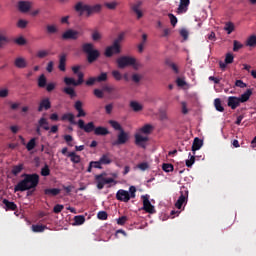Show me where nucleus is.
<instances>
[{
    "label": "nucleus",
    "instance_id": "nucleus-48",
    "mask_svg": "<svg viewBox=\"0 0 256 256\" xmlns=\"http://www.w3.org/2000/svg\"><path fill=\"white\" fill-rule=\"evenodd\" d=\"M112 77H114L115 81H121V79H123V74H121L119 70H113Z\"/></svg>",
    "mask_w": 256,
    "mask_h": 256
},
{
    "label": "nucleus",
    "instance_id": "nucleus-54",
    "mask_svg": "<svg viewBox=\"0 0 256 256\" xmlns=\"http://www.w3.org/2000/svg\"><path fill=\"white\" fill-rule=\"evenodd\" d=\"M160 121H167L169 116L167 115V110H160L159 111Z\"/></svg>",
    "mask_w": 256,
    "mask_h": 256
},
{
    "label": "nucleus",
    "instance_id": "nucleus-45",
    "mask_svg": "<svg viewBox=\"0 0 256 256\" xmlns=\"http://www.w3.org/2000/svg\"><path fill=\"white\" fill-rule=\"evenodd\" d=\"M21 171H23V164L13 166L12 168V174H14L15 177H17V175L21 173Z\"/></svg>",
    "mask_w": 256,
    "mask_h": 256
},
{
    "label": "nucleus",
    "instance_id": "nucleus-46",
    "mask_svg": "<svg viewBox=\"0 0 256 256\" xmlns=\"http://www.w3.org/2000/svg\"><path fill=\"white\" fill-rule=\"evenodd\" d=\"M107 79H108L107 72H102L99 76L96 77L97 83H103L107 81Z\"/></svg>",
    "mask_w": 256,
    "mask_h": 256
},
{
    "label": "nucleus",
    "instance_id": "nucleus-61",
    "mask_svg": "<svg viewBox=\"0 0 256 256\" xmlns=\"http://www.w3.org/2000/svg\"><path fill=\"white\" fill-rule=\"evenodd\" d=\"M95 83H97V78L96 77H90L86 80V85L88 87H91V86L95 85Z\"/></svg>",
    "mask_w": 256,
    "mask_h": 256
},
{
    "label": "nucleus",
    "instance_id": "nucleus-25",
    "mask_svg": "<svg viewBox=\"0 0 256 256\" xmlns=\"http://www.w3.org/2000/svg\"><path fill=\"white\" fill-rule=\"evenodd\" d=\"M251 95H253V90L247 89L245 93L238 97V99L240 100V103H247V101L251 99Z\"/></svg>",
    "mask_w": 256,
    "mask_h": 256
},
{
    "label": "nucleus",
    "instance_id": "nucleus-55",
    "mask_svg": "<svg viewBox=\"0 0 256 256\" xmlns=\"http://www.w3.org/2000/svg\"><path fill=\"white\" fill-rule=\"evenodd\" d=\"M108 214L105 211H100L97 214V218L100 219V221H107Z\"/></svg>",
    "mask_w": 256,
    "mask_h": 256
},
{
    "label": "nucleus",
    "instance_id": "nucleus-27",
    "mask_svg": "<svg viewBox=\"0 0 256 256\" xmlns=\"http://www.w3.org/2000/svg\"><path fill=\"white\" fill-rule=\"evenodd\" d=\"M61 121H69L71 125H77V122H75V115L73 113H65L61 117Z\"/></svg>",
    "mask_w": 256,
    "mask_h": 256
},
{
    "label": "nucleus",
    "instance_id": "nucleus-1",
    "mask_svg": "<svg viewBox=\"0 0 256 256\" xmlns=\"http://www.w3.org/2000/svg\"><path fill=\"white\" fill-rule=\"evenodd\" d=\"M23 179L17 183L14 187V192L23 191H31V189H37V185H39V174H22Z\"/></svg>",
    "mask_w": 256,
    "mask_h": 256
},
{
    "label": "nucleus",
    "instance_id": "nucleus-32",
    "mask_svg": "<svg viewBox=\"0 0 256 256\" xmlns=\"http://www.w3.org/2000/svg\"><path fill=\"white\" fill-rule=\"evenodd\" d=\"M33 233H43L45 229H47V226L43 224H33L31 227Z\"/></svg>",
    "mask_w": 256,
    "mask_h": 256
},
{
    "label": "nucleus",
    "instance_id": "nucleus-30",
    "mask_svg": "<svg viewBox=\"0 0 256 256\" xmlns=\"http://www.w3.org/2000/svg\"><path fill=\"white\" fill-rule=\"evenodd\" d=\"M99 161L102 165H111V163H113V160H111L109 153L103 154L100 157Z\"/></svg>",
    "mask_w": 256,
    "mask_h": 256
},
{
    "label": "nucleus",
    "instance_id": "nucleus-52",
    "mask_svg": "<svg viewBox=\"0 0 256 256\" xmlns=\"http://www.w3.org/2000/svg\"><path fill=\"white\" fill-rule=\"evenodd\" d=\"M239 49H243V44H241V42L234 40L233 41V51L235 53H237V51H239Z\"/></svg>",
    "mask_w": 256,
    "mask_h": 256
},
{
    "label": "nucleus",
    "instance_id": "nucleus-18",
    "mask_svg": "<svg viewBox=\"0 0 256 256\" xmlns=\"http://www.w3.org/2000/svg\"><path fill=\"white\" fill-rule=\"evenodd\" d=\"M239 105H241L239 97H236V96L228 97V107H231V109H237Z\"/></svg>",
    "mask_w": 256,
    "mask_h": 256
},
{
    "label": "nucleus",
    "instance_id": "nucleus-53",
    "mask_svg": "<svg viewBox=\"0 0 256 256\" xmlns=\"http://www.w3.org/2000/svg\"><path fill=\"white\" fill-rule=\"evenodd\" d=\"M14 43H16V45L23 46V45H27V40L23 38V36H20L14 40Z\"/></svg>",
    "mask_w": 256,
    "mask_h": 256
},
{
    "label": "nucleus",
    "instance_id": "nucleus-51",
    "mask_svg": "<svg viewBox=\"0 0 256 256\" xmlns=\"http://www.w3.org/2000/svg\"><path fill=\"white\" fill-rule=\"evenodd\" d=\"M162 169H163V171H165V173H171L173 171L174 167H173V164L164 163L162 165Z\"/></svg>",
    "mask_w": 256,
    "mask_h": 256
},
{
    "label": "nucleus",
    "instance_id": "nucleus-62",
    "mask_svg": "<svg viewBox=\"0 0 256 256\" xmlns=\"http://www.w3.org/2000/svg\"><path fill=\"white\" fill-rule=\"evenodd\" d=\"M168 17L170 19L172 27H175V25H177V17L171 13L168 14Z\"/></svg>",
    "mask_w": 256,
    "mask_h": 256
},
{
    "label": "nucleus",
    "instance_id": "nucleus-64",
    "mask_svg": "<svg viewBox=\"0 0 256 256\" xmlns=\"http://www.w3.org/2000/svg\"><path fill=\"white\" fill-rule=\"evenodd\" d=\"M128 218L127 216H122L117 219V225H125L127 223Z\"/></svg>",
    "mask_w": 256,
    "mask_h": 256
},
{
    "label": "nucleus",
    "instance_id": "nucleus-3",
    "mask_svg": "<svg viewBox=\"0 0 256 256\" xmlns=\"http://www.w3.org/2000/svg\"><path fill=\"white\" fill-rule=\"evenodd\" d=\"M108 123L115 131H120L117 135V139L112 141V147H119V145H125V143L129 141V133L125 132L121 124L115 120H109Z\"/></svg>",
    "mask_w": 256,
    "mask_h": 256
},
{
    "label": "nucleus",
    "instance_id": "nucleus-50",
    "mask_svg": "<svg viewBox=\"0 0 256 256\" xmlns=\"http://www.w3.org/2000/svg\"><path fill=\"white\" fill-rule=\"evenodd\" d=\"M166 64L168 65L169 68L172 69V71H174L176 75H179V67H177V64L169 61H167Z\"/></svg>",
    "mask_w": 256,
    "mask_h": 256
},
{
    "label": "nucleus",
    "instance_id": "nucleus-36",
    "mask_svg": "<svg viewBox=\"0 0 256 256\" xmlns=\"http://www.w3.org/2000/svg\"><path fill=\"white\" fill-rule=\"evenodd\" d=\"M224 31H226L228 35H231V33L235 31V24H233V22H226Z\"/></svg>",
    "mask_w": 256,
    "mask_h": 256
},
{
    "label": "nucleus",
    "instance_id": "nucleus-60",
    "mask_svg": "<svg viewBox=\"0 0 256 256\" xmlns=\"http://www.w3.org/2000/svg\"><path fill=\"white\" fill-rule=\"evenodd\" d=\"M5 97H9V89L7 88L0 89V98L5 99Z\"/></svg>",
    "mask_w": 256,
    "mask_h": 256
},
{
    "label": "nucleus",
    "instance_id": "nucleus-26",
    "mask_svg": "<svg viewBox=\"0 0 256 256\" xmlns=\"http://www.w3.org/2000/svg\"><path fill=\"white\" fill-rule=\"evenodd\" d=\"M61 193V189L59 188H47L44 190V194L48 197H57Z\"/></svg>",
    "mask_w": 256,
    "mask_h": 256
},
{
    "label": "nucleus",
    "instance_id": "nucleus-20",
    "mask_svg": "<svg viewBox=\"0 0 256 256\" xmlns=\"http://www.w3.org/2000/svg\"><path fill=\"white\" fill-rule=\"evenodd\" d=\"M147 141H149L148 137L142 136L140 134H136L135 135V143L136 145H138L139 147H143L145 148V143H147Z\"/></svg>",
    "mask_w": 256,
    "mask_h": 256
},
{
    "label": "nucleus",
    "instance_id": "nucleus-58",
    "mask_svg": "<svg viewBox=\"0 0 256 256\" xmlns=\"http://www.w3.org/2000/svg\"><path fill=\"white\" fill-rule=\"evenodd\" d=\"M234 59H235V57L233 56V54L227 53L226 57H225V63L228 65H231V63H233Z\"/></svg>",
    "mask_w": 256,
    "mask_h": 256
},
{
    "label": "nucleus",
    "instance_id": "nucleus-35",
    "mask_svg": "<svg viewBox=\"0 0 256 256\" xmlns=\"http://www.w3.org/2000/svg\"><path fill=\"white\" fill-rule=\"evenodd\" d=\"M39 127H42V129H44V131H49L50 127H49V122L47 121V118H40L38 121Z\"/></svg>",
    "mask_w": 256,
    "mask_h": 256
},
{
    "label": "nucleus",
    "instance_id": "nucleus-29",
    "mask_svg": "<svg viewBox=\"0 0 256 256\" xmlns=\"http://www.w3.org/2000/svg\"><path fill=\"white\" fill-rule=\"evenodd\" d=\"M67 157H69L70 161L74 164L81 163V156L77 155L75 152H68Z\"/></svg>",
    "mask_w": 256,
    "mask_h": 256
},
{
    "label": "nucleus",
    "instance_id": "nucleus-37",
    "mask_svg": "<svg viewBox=\"0 0 256 256\" xmlns=\"http://www.w3.org/2000/svg\"><path fill=\"white\" fill-rule=\"evenodd\" d=\"M37 147V138H32L29 140V142L26 144L27 151H33Z\"/></svg>",
    "mask_w": 256,
    "mask_h": 256
},
{
    "label": "nucleus",
    "instance_id": "nucleus-57",
    "mask_svg": "<svg viewBox=\"0 0 256 256\" xmlns=\"http://www.w3.org/2000/svg\"><path fill=\"white\" fill-rule=\"evenodd\" d=\"M63 209H65V206H63V204H56L53 208V213L59 214L61 213V211H63Z\"/></svg>",
    "mask_w": 256,
    "mask_h": 256
},
{
    "label": "nucleus",
    "instance_id": "nucleus-19",
    "mask_svg": "<svg viewBox=\"0 0 256 256\" xmlns=\"http://www.w3.org/2000/svg\"><path fill=\"white\" fill-rule=\"evenodd\" d=\"M43 109H45V111H49V109H51V101L49 100V98H45L40 101V104L38 106L39 113H41Z\"/></svg>",
    "mask_w": 256,
    "mask_h": 256
},
{
    "label": "nucleus",
    "instance_id": "nucleus-34",
    "mask_svg": "<svg viewBox=\"0 0 256 256\" xmlns=\"http://www.w3.org/2000/svg\"><path fill=\"white\" fill-rule=\"evenodd\" d=\"M144 135H150V133L153 132V125L151 124H145L142 128L139 130Z\"/></svg>",
    "mask_w": 256,
    "mask_h": 256
},
{
    "label": "nucleus",
    "instance_id": "nucleus-59",
    "mask_svg": "<svg viewBox=\"0 0 256 256\" xmlns=\"http://www.w3.org/2000/svg\"><path fill=\"white\" fill-rule=\"evenodd\" d=\"M190 159L186 160V167H193V164L195 163V156H191V153H189Z\"/></svg>",
    "mask_w": 256,
    "mask_h": 256
},
{
    "label": "nucleus",
    "instance_id": "nucleus-23",
    "mask_svg": "<svg viewBox=\"0 0 256 256\" xmlns=\"http://www.w3.org/2000/svg\"><path fill=\"white\" fill-rule=\"evenodd\" d=\"M129 107L134 111V113H139V111H143V105L135 100L130 101Z\"/></svg>",
    "mask_w": 256,
    "mask_h": 256
},
{
    "label": "nucleus",
    "instance_id": "nucleus-63",
    "mask_svg": "<svg viewBox=\"0 0 256 256\" xmlns=\"http://www.w3.org/2000/svg\"><path fill=\"white\" fill-rule=\"evenodd\" d=\"M94 95L98 99H103V97H104L103 90H101V89H94Z\"/></svg>",
    "mask_w": 256,
    "mask_h": 256
},
{
    "label": "nucleus",
    "instance_id": "nucleus-2",
    "mask_svg": "<svg viewBox=\"0 0 256 256\" xmlns=\"http://www.w3.org/2000/svg\"><path fill=\"white\" fill-rule=\"evenodd\" d=\"M74 10L76 11V13L79 14L80 17H83L85 13H86V17H91V15L100 13L103 10V5L101 4L89 5L83 2H78L75 4Z\"/></svg>",
    "mask_w": 256,
    "mask_h": 256
},
{
    "label": "nucleus",
    "instance_id": "nucleus-5",
    "mask_svg": "<svg viewBox=\"0 0 256 256\" xmlns=\"http://www.w3.org/2000/svg\"><path fill=\"white\" fill-rule=\"evenodd\" d=\"M82 51L87 55L88 63H95L99 57H101V52L95 49L93 43H84L82 45Z\"/></svg>",
    "mask_w": 256,
    "mask_h": 256
},
{
    "label": "nucleus",
    "instance_id": "nucleus-49",
    "mask_svg": "<svg viewBox=\"0 0 256 256\" xmlns=\"http://www.w3.org/2000/svg\"><path fill=\"white\" fill-rule=\"evenodd\" d=\"M46 31L50 35H53V34L57 33V31H59V30L57 29V26H55V25H47L46 26Z\"/></svg>",
    "mask_w": 256,
    "mask_h": 256
},
{
    "label": "nucleus",
    "instance_id": "nucleus-43",
    "mask_svg": "<svg viewBox=\"0 0 256 256\" xmlns=\"http://www.w3.org/2000/svg\"><path fill=\"white\" fill-rule=\"evenodd\" d=\"M40 175H42V177H49L51 175L49 165L45 164V166L41 169Z\"/></svg>",
    "mask_w": 256,
    "mask_h": 256
},
{
    "label": "nucleus",
    "instance_id": "nucleus-31",
    "mask_svg": "<svg viewBox=\"0 0 256 256\" xmlns=\"http://www.w3.org/2000/svg\"><path fill=\"white\" fill-rule=\"evenodd\" d=\"M189 3H190L189 0H180V4L178 7V13H185V11H187V7H188Z\"/></svg>",
    "mask_w": 256,
    "mask_h": 256
},
{
    "label": "nucleus",
    "instance_id": "nucleus-40",
    "mask_svg": "<svg viewBox=\"0 0 256 256\" xmlns=\"http://www.w3.org/2000/svg\"><path fill=\"white\" fill-rule=\"evenodd\" d=\"M10 42L11 40L9 39V37L0 34V49H3V47H5V45H7Z\"/></svg>",
    "mask_w": 256,
    "mask_h": 256
},
{
    "label": "nucleus",
    "instance_id": "nucleus-14",
    "mask_svg": "<svg viewBox=\"0 0 256 256\" xmlns=\"http://www.w3.org/2000/svg\"><path fill=\"white\" fill-rule=\"evenodd\" d=\"M74 109L78 112L76 117L81 118L87 116V113L83 110V102H81V100L75 102Z\"/></svg>",
    "mask_w": 256,
    "mask_h": 256
},
{
    "label": "nucleus",
    "instance_id": "nucleus-12",
    "mask_svg": "<svg viewBox=\"0 0 256 256\" xmlns=\"http://www.w3.org/2000/svg\"><path fill=\"white\" fill-rule=\"evenodd\" d=\"M31 7H33V2L31 1L20 0L18 2V9L21 13H29Z\"/></svg>",
    "mask_w": 256,
    "mask_h": 256
},
{
    "label": "nucleus",
    "instance_id": "nucleus-39",
    "mask_svg": "<svg viewBox=\"0 0 256 256\" xmlns=\"http://www.w3.org/2000/svg\"><path fill=\"white\" fill-rule=\"evenodd\" d=\"M214 107H215L216 111H219L220 113H223L225 111V108L221 104V99H219V98H216L214 100Z\"/></svg>",
    "mask_w": 256,
    "mask_h": 256
},
{
    "label": "nucleus",
    "instance_id": "nucleus-13",
    "mask_svg": "<svg viewBox=\"0 0 256 256\" xmlns=\"http://www.w3.org/2000/svg\"><path fill=\"white\" fill-rule=\"evenodd\" d=\"M142 5H143V2L141 1H138L131 5V11L135 13L137 19H142L143 17V10H141Z\"/></svg>",
    "mask_w": 256,
    "mask_h": 256
},
{
    "label": "nucleus",
    "instance_id": "nucleus-4",
    "mask_svg": "<svg viewBox=\"0 0 256 256\" xmlns=\"http://www.w3.org/2000/svg\"><path fill=\"white\" fill-rule=\"evenodd\" d=\"M77 125L79 129H82L85 133H93L94 135H109V130L106 127L103 126H98L95 128V123L93 122H88L85 124V121L83 119L78 120Z\"/></svg>",
    "mask_w": 256,
    "mask_h": 256
},
{
    "label": "nucleus",
    "instance_id": "nucleus-8",
    "mask_svg": "<svg viewBox=\"0 0 256 256\" xmlns=\"http://www.w3.org/2000/svg\"><path fill=\"white\" fill-rule=\"evenodd\" d=\"M84 77H85V74H83V73L78 74V80L77 81L75 80V78L65 77L64 78V83L68 87H70V85H73V87H79V85H83Z\"/></svg>",
    "mask_w": 256,
    "mask_h": 256
},
{
    "label": "nucleus",
    "instance_id": "nucleus-42",
    "mask_svg": "<svg viewBox=\"0 0 256 256\" xmlns=\"http://www.w3.org/2000/svg\"><path fill=\"white\" fill-rule=\"evenodd\" d=\"M246 46H247V47H256V35H251V36L246 40Z\"/></svg>",
    "mask_w": 256,
    "mask_h": 256
},
{
    "label": "nucleus",
    "instance_id": "nucleus-7",
    "mask_svg": "<svg viewBox=\"0 0 256 256\" xmlns=\"http://www.w3.org/2000/svg\"><path fill=\"white\" fill-rule=\"evenodd\" d=\"M118 65V69H125V67H131V65H135L136 60L131 56H121L116 60Z\"/></svg>",
    "mask_w": 256,
    "mask_h": 256
},
{
    "label": "nucleus",
    "instance_id": "nucleus-15",
    "mask_svg": "<svg viewBox=\"0 0 256 256\" xmlns=\"http://www.w3.org/2000/svg\"><path fill=\"white\" fill-rule=\"evenodd\" d=\"M105 173L98 174L95 176V181L97 183V189L101 190L107 185L106 178H105Z\"/></svg>",
    "mask_w": 256,
    "mask_h": 256
},
{
    "label": "nucleus",
    "instance_id": "nucleus-6",
    "mask_svg": "<svg viewBox=\"0 0 256 256\" xmlns=\"http://www.w3.org/2000/svg\"><path fill=\"white\" fill-rule=\"evenodd\" d=\"M137 193V188L135 186H130L129 191L120 189L116 193L117 201H122V203H129L131 199H135Z\"/></svg>",
    "mask_w": 256,
    "mask_h": 256
},
{
    "label": "nucleus",
    "instance_id": "nucleus-11",
    "mask_svg": "<svg viewBox=\"0 0 256 256\" xmlns=\"http://www.w3.org/2000/svg\"><path fill=\"white\" fill-rule=\"evenodd\" d=\"M62 39L64 41H77L79 39V31L73 30V29H68L62 34Z\"/></svg>",
    "mask_w": 256,
    "mask_h": 256
},
{
    "label": "nucleus",
    "instance_id": "nucleus-41",
    "mask_svg": "<svg viewBox=\"0 0 256 256\" xmlns=\"http://www.w3.org/2000/svg\"><path fill=\"white\" fill-rule=\"evenodd\" d=\"M118 6L119 2L117 1L104 3V7H107L110 11H115V9H117Z\"/></svg>",
    "mask_w": 256,
    "mask_h": 256
},
{
    "label": "nucleus",
    "instance_id": "nucleus-22",
    "mask_svg": "<svg viewBox=\"0 0 256 256\" xmlns=\"http://www.w3.org/2000/svg\"><path fill=\"white\" fill-rule=\"evenodd\" d=\"M14 65L17 69H25L27 68V60L23 57H18L14 60Z\"/></svg>",
    "mask_w": 256,
    "mask_h": 256
},
{
    "label": "nucleus",
    "instance_id": "nucleus-44",
    "mask_svg": "<svg viewBox=\"0 0 256 256\" xmlns=\"http://www.w3.org/2000/svg\"><path fill=\"white\" fill-rule=\"evenodd\" d=\"M36 57L38 59H45V57H49V50H39L36 53Z\"/></svg>",
    "mask_w": 256,
    "mask_h": 256
},
{
    "label": "nucleus",
    "instance_id": "nucleus-21",
    "mask_svg": "<svg viewBox=\"0 0 256 256\" xmlns=\"http://www.w3.org/2000/svg\"><path fill=\"white\" fill-rule=\"evenodd\" d=\"M3 205H5L4 209L6 211H17V204L15 202H11L7 199L2 200Z\"/></svg>",
    "mask_w": 256,
    "mask_h": 256
},
{
    "label": "nucleus",
    "instance_id": "nucleus-16",
    "mask_svg": "<svg viewBox=\"0 0 256 256\" xmlns=\"http://www.w3.org/2000/svg\"><path fill=\"white\" fill-rule=\"evenodd\" d=\"M181 195L179 196L178 200L175 203V207L176 209H182L183 205H185V203H187V193L185 192V194L183 193V191L180 192Z\"/></svg>",
    "mask_w": 256,
    "mask_h": 256
},
{
    "label": "nucleus",
    "instance_id": "nucleus-9",
    "mask_svg": "<svg viewBox=\"0 0 256 256\" xmlns=\"http://www.w3.org/2000/svg\"><path fill=\"white\" fill-rule=\"evenodd\" d=\"M141 199L143 202L142 210L153 215V213H155V206H153L151 201H149V194L142 195Z\"/></svg>",
    "mask_w": 256,
    "mask_h": 256
},
{
    "label": "nucleus",
    "instance_id": "nucleus-56",
    "mask_svg": "<svg viewBox=\"0 0 256 256\" xmlns=\"http://www.w3.org/2000/svg\"><path fill=\"white\" fill-rule=\"evenodd\" d=\"M27 25H29V22L27 20H23V19H20L17 23V27L19 29H25V27H27Z\"/></svg>",
    "mask_w": 256,
    "mask_h": 256
},
{
    "label": "nucleus",
    "instance_id": "nucleus-17",
    "mask_svg": "<svg viewBox=\"0 0 256 256\" xmlns=\"http://www.w3.org/2000/svg\"><path fill=\"white\" fill-rule=\"evenodd\" d=\"M66 65H67V54H61L59 56V64H58L59 71H62V72L67 71Z\"/></svg>",
    "mask_w": 256,
    "mask_h": 256
},
{
    "label": "nucleus",
    "instance_id": "nucleus-24",
    "mask_svg": "<svg viewBox=\"0 0 256 256\" xmlns=\"http://www.w3.org/2000/svg\"><path fill=\"white\" fill-rule=\"evenodd\" d=\"M93 169H103V166L101 164V161H91L89 163V166L87 168V173H91L93 171Z\"/></svg>",
    "mask_w": 256,
    "mask_h": 256
},
{
    "label": "nucleus",
    "instance_id": "nucleus-28",
    "mask_svg": "<svg viewBox=\"0 0 256 256\" xmlns=\"http://www.w3.org/2000/svg\"><path fill=\"white\" fill-rule=\"evenodd\" d=\"M203 147V140L199 138H194L193 144H192V151L193 155H195V151H199Z\"/></svg>",
    "mask_w": 256,
    "mask_h": 256
},
{
    "label": "nucleus",
    "instance_id": "nucleus-33",
    "mask_svg": "<svg viewBox=\"0 0 256 256\" xmlns=\"http://www.w3.org/2000/svg\"><path fill=\"white\" fill-rule=\"evenodd\" d=\"M63 93L69 95L70 99H75V97H77V92H75V89L72 87H65Z\"/></svg>",
    "mask_w": 256,
    "mask_h": 256
},
{
    "label": "nucleus",
    "instance_id": "nucleus-38",
    "mask_svg": "<svg viewBox=\"0 0 256 256\" xmlns=\"http://www.w3.org/2000/svg\"><path fill=\"white\" fill-rule=\"evenodd\" d=\"M38 87H40L41 89L47 87V77H45V74L39 76Z\"/></svg>",
    "mask_w": 256,
    "mask_h": 256
},
{
    "label": "nucleus",
    "instance_id": "nucleus-10",
    "mask_svg": "<svg viewBox=\"0 0 256 256\" xmlns=\"http://www.w3.org/2000/svg\"><path fill=\"white\" fill-rule=\"evenodd\" d=\"M121 53V45L114 43L111 46L106 47L104 55L105 57H112L114 55H119Z\"/></svg>",
    "mask_w": 256,
    "mask_h": 256
},
{
    "label": "nucleus",
    "instance_id": "nucleus-47",
    "mask_svg": "<svg viewBox=\"0 0 256 256\" xmlns=\"http://www.w3.org/2000/svg\"><path fill=\"white\" fill-rule=\"evenodd\" d=\"M74 222H75V225H83V223H85V216L83 215L75 216Z\"/></svg>",
    "mask_w": 256,
    "mask_h": 256
}]
</instances>
